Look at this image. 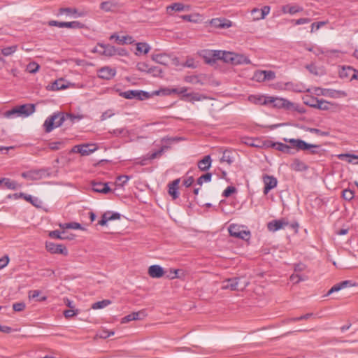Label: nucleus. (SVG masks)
Returning a JSON list of instances; mask_svg holds the SVG:
<instances>
[{
    "instance_id": "f3484780",
    "label": "nucleus",
    "mask_w": 358,
    "mask_h": 358,
    "mask_svg": "<svg viewBox=\"0 0 358 358\" xmlns=\"http://www.w3.org/2000/svg\"><path fill=\"white\" fill-rule=\"evenodd\" d=\"M17 107L20 117H28L35 111V106L34 104H24Z\"/></svg>"
},
{
    "instance_id": "603ef678",
    "label": "nucleus",
    "mask_w": 358,
    "mask_h": 358,
    "mask_svg": "<svg viewBox=\"0 0 358 358\" xmlns=\"http://www.w3.org/2000/svg\"><path fill=\"white\" fill-rule=\"evenodd\" d=\"M110 303H111V301L110 300H103V301H97L92 304V308H93V309L103 308Z\"/></svg>"
},
{
    "instance_id": "f03ea898",
    "label": "nucleus",
    "mask_w": 358,
    "mask_h": 358,
    "mask_svg": "<svg viewBox=\"0 0 358 358\" xmlns=\"http://www.w3.org/2000/svg\"><path fill=\"white\" fill-rule=\"evenodd\" d=\"M266 102H268V103H273L274 107L278 108L296 110L294 103L285 98L269 96V99H267Z\"/></svg>"
},
{
    "instance_id": "680f3d73",
    "label": "nucleus",
    "mask_w": 358,
    "mask_h": 358,
    "mask_svg": "<svg viewBox=\"0 0 358 358\" xmlns=\"http://www.w3.org/2000/svg\"><path fill=\"white\" fill-rule=\"evenodd\" d=\"M354 196V192L350 189H345L342 192V196L346 201H351Z\"/></svg>"
},
{
    "instance_id": "9d476101",
    "label": "nucleus",
    "mask_w": 358,
    "mask_h": 358,
    "mask_svg": "<svg viewBox=\"0 0 358 358\" xmlns=\"http://www.w3.org/2000/svg\"><path fill=\"white\" fill-rule=\"evenodd\" d=\"M271 8L268 6H265L262 8H253L251 10L252 20L257 21L264 19L266 16L270 13Z\"/></svg>"
},
{
    "instance_id": "b1692460",
    "label": "nucleus",
    "mask_w": 358,
    "mask_h": 358,
    "mask_svg": "<svg viewBox=\"0 0 358 358\" xmlns=\"http://www.w3.org/2000/svg\"><path fill=\"white\" fill-rule=\"evenodd\" d=\"M290 168L294 171H304L308 169V166L299 159L295 158L292 160Z\"/></svg>"
},
{
    "instance_id": "5701e85b",
    "label": "nucleus",
    "mask_w": 358,
    "mask_h": 358,
    "mask_svg": "<svg viewBox=\"0 0 358 358\" xmlns=\"http://www.w3.org/2000/svg\"><path fill=\"white\" fill-rule=\"evenodd\" d=\"M49 236L52 238L60 240H73L74 238V235H66V232L64 231H59L58 230L51 231L49 233Z\"/></svg>"
},
{
    "instance_id": "0e129e2a",
    "label": "nucleus",
    "mask_w": 358,
    "mask_h": 358,
    "mask_svg": "<svg viewBox=\"0 0 358 358\" xmlns=\"http://www.w3.org/2000/svg\"><path fill=\"white\" fill-rule=\"evenodd\" d=\"M105 215H106V218L108 222L111 220H115L120 219V214L118 213H112L110 211L104 213Z\"/></svg>"
},
{
    "instance_id": "69168bd1",
    "label": "nucleus",
    "mask_w": 358,
    "mask_h": 358,
    "mask_svg": "<svg viewBox=\"0 0 358 358\" xmlns=\"http://www.w3.org/2000/svg\"><path fill=\"white\" fill-rule=\"evenodd\" d=\"M115 6L114 3L111 1H104L100 5V8L105 11H110Z\"/></svg>"
},
{
    "instance_id": "72a5a7b5",
    "label": "nucleus",
    "mask_w": 358,
    "mask_h": 358,
    "mask_svg": "<svg viewBox=\"0 0 358 358\" xmlns=\"http://www.w3.org/2000/svg\"><path fill=\"white\" fill-rule=\"evenodd\" d=\"M185 97L187 101L194 103V101H200L206 99V96L199 93L185 94Z\"/></svg>"
},
{
    "instance_id": "3c124183",
    "label": "nucleus",
    "mask_w": 358,
    "mask_h": 358,
    "mask_svg": "<svg viewBox=\"0 0 358 358\" xmlns=\"http://www.w3.org/2000/svg\"><path fill=\"white\" fill-rule=\"evenodd\" d=\"M17 49V45H16L6 47V48H3V49H1V53L4 56L8 57V56L13 55L14 52H15Z\"/></svg>"
},
{
    "instance_id": "09e8293b",
    "label": "nucleus",
    "mask_w": 358,
    "mask_h": 358,
    "mask_svg": "<svg viewBox=\"0 0 358 358\" xmlns=\"http://www.w3.org/2000/svg\"><path fill=\"white\" fill-rule=\"evenodd\" d=\"M3 116L6 118H14L15 117H20L17 107H15L11 110H7L3 113Z\"/></svg>"
},
{
    "instance_id": "774afa93",
    "label": "nucleus",
    "mask_w": 358,
    "mask_h": 358,
    "mask_svg": "<svg viewBox=\"0 0 358 358\" xmlns=\"http://www.w3.org/2000/svg\"><path fill=\"white\" fill-rule=\"evenodd\" d=\"M183 67H188L191 69H195L196 67V65L195 64V61L194 58L192 57H188L185 62L182 64Z\"/></svg>"
},
{
    "instance_id": "9b49d317",
    "label": "nucleus",
    "mask_w": 358,
    "mask_h": 358,
    "mask_svg": "<svg viewBox=\"0 0 358 358\" xmlns=\"http://www.w3.org/2000/svg\"><path fill=\"white\" fill-rule=\"evenodd\" d=\"M263 182L264 184L263 191L264 194H267L271 189L275 188L278 183L277 179L275 177L268 175L263 176Z\"/></svg>"
},
{
    "instance_id": "5fc2aeb1",
    "label": "nucleus",
    "mask_w": 358,
    "mask_h": 358,
    "mask_svg": "<svg viewBox=\"0 0 358 358\" xmlns=\"http://www.w3.org/2000/svg\"><path fill=\"white\" fill-rule=\"evenodd\" d=\"M40 68V66L35 62L27 64L26 70L30 73H36Z\"/></svg>"
},
{
    "instance_id": "bb28decb",
    "label": "nucleus",
    "mask_w": 358,
    "mask_h": 358,
    "mask_svg": "<svg viewBox=\"0 0 358 358\" xmlns=\"http://www.w3.org/2000/svg\"><path fill=\"white\" fill-rule=\"evenodd\" d=\"M110 39H115L118 44H131L134 40L132 36H118L117 34H113L110 36Z\"/></svg>"
},
{
    "instance_id": "dca6fc26",
    "label": "nucleus",
    "mask_w": 358,
    "mask_h": 358,
    "mask_svg": "<svg viewBox=\"0 0 358 358\" xmlns=\"http://www.w3.org/2000/svg\"><path fill=\"white\" fill-rule=\"evenodd\" d=\"M210 23L213 27L219 29H227L231 27V22L226 19H213Z\"/></svg>"
},
{
    "instance_id": "f8f14e48",
    "label": "nucleus",
    "mask_w": 358,
    "mask_h": 358,
    "mask_svg": "<svg viewBox=\"0 0 358 358\" xmlns=\"http://www.w3.org/2000/svg\"><path fill=\"white\" fill-rule=\"evenodd\" d=\"M116 74V70L115 69L104 66L100 69L98 71V76L100 78L105 80L112 79Z\"/></svg>"
},
{
    "instance_id": "79ce46f5",
    "label": "nucleus",
    "mask_w": 358,
    "mask_h": 358,
    "mask_svg": "<svg viewBox=\"0 0 358 358\" xmlns=\"http://www.w3.org/2000/svg\"><path fill=\"white\" fill-rule=\"evenodd\" d=\"M59 227L62 229H83L81 224L78 222H69V223H64V224H59Z\"/></svg>"
},
{
    "instance_id": "ea45409f",
    "label": "nucleus",
    "mask_w": 358,
    "mask_h": 358,
    "mask_svg": "<svg viewBox=\"0 0 358 358\" xmlns=\"http://www.w3.org/2000/svg\"><path fill=\"white\" fill-rule=\"evenodd\" d=\"M61 25L70 29H83L85 27V24L78 21L64 22V23L61 24Z\"/></svg>"
},
{
    "instance_id": "864d4df0",
    "label": "nucleus",
    "mask_w": 358,
    "mask_h": 358,
    "mask_svg": "<svg viewBox=\"0 0 358 358\" xmlns=\"http://www.w3.org/2000/svg\"><path fill=\"white\" fill-rule=\"evenodd\" d=\"M167 59L168 57L166 55L157 54L153 56V60L161 64L166 65Z\"/></svg>"
},
{
    "instance_id": "ddd939ff",
    "label": "nucleus",
    "mask_w": 358,
    "mask_h": 358,
    "mask_svg": "<svg viewBox=\"0 0 358 358\" xmlns=\"http://www.w3.org/2000/svg\"><path fill=\"white\" fill-rule=\"evenodd\" d=\"M240 280V278L227 279L222 282V288L223 289L238 290Z\"/></svg>"
},
{
    "instance_id": "58836bf2",
    "label": "nucleus",
    "mask_w": 358,
    "mask_h": 358,
    "mask_svg": "<svg viewBox=\"0 0 358 358\" xmlns=\"http://www.w3.org/2000/svg\"><path fill=\"white\" fill-rule=\"evenodd\" d=\"M22 176L24 178H27L31 180H38L41 178L39 171H29L27 172H23L22 173Z\"/></svg>"
},
{
    "instance_id": "37998d69",
    "label": "nucleus",
    "mask_w": 358,
    "mask_h": 358,
    "mask_svg": "<svg viewBox=\"0 0 358 358\" xmlns=\"http://www.w3.org/2000/svg\"><path fill=\"white\" fill-rule=\"evenodd\" d=\"M303 103L313 108H316L317 103H318V99L314 96H306L303 98Z\"/></svg>"
},
{
    "instance_id": "39448f33",
    "label": "nucleus",
    "mask_w": 358,
    "mask_h": 358,
    "mask_svg": "<svg viewBox=\"0 0 358 358\" xmlns=\"http://www.w3.org/2000/svg\"><path fill=\"white\" fill-rule=\"evenodd\" d=\"M283 141L291 144V147L296 148L297 150H306L313 148H318V145L309 144L301 139L295 138H284Z\"/></svg>"
},
{
    "instance_id": "f257e3e1",
    "label": "nucleus",
    "mask_w": 358,
    "mask_h": 358,
    "mask_svg": "<svg viewBox=\"0 0 358 358\" xmlns=\"http://www.w3.org/2000/svg\"><path fill=\"white\" fill-rule=\"evenodd\" d=\"M83 118L84 115L82 114L54 113L45 120L43 127L45 131L49 133L55 128L60 127L65 121L69 120L71 124H73Z\"/></svg>"
},
{
    "instance_id": "cd10ccee",
    "label": "nucleus",
    "mask_w": 358,
    "mask_h": 358,
    "mask_svg": "<svg viewBox=\"0 0 358 358\" xmlns=\"http://www.w3.org/2000/svg\"><path fill=\"white\" fill-rule=\"evenodd\" d=\"M352 283L350 280H344L335 285H334L327 292V295L331 294L333 292H338L339 290L345 288L347 287L352 286Z\"/></svg>"
},
{
    "instance_id": "a18cd8bd",
    "label": "nucleus",
    "mask_w": 358,
    "mask_h": 358,
    "mask_svg": "<svg viewBox=\"0 0 358 358\" xmlns=\"http://www.w3.org/2000/svg\"><path fill=\"white\" fill-rule=\"evenodd\" d=\"M308 279V276L305 274L293 273L290 276V280L294 283H299L301 281H305Z\"/></svg>"
},
{
    "instance_id": "1a4fd4ad",
    "label": "nucleus",
    "mask_w": 358,
    "mask_h": 358,
    "mask_svg": "<svg viewBox=\"0 0 358 358\" xmlns=\"http://www.w3.org/2000/svg\"><path fill=\"white\" fill-rule=\"evenodd\" d=\"M289 225L287 219L282 218L279 220H273L267 224V229L269 231L275 232L280 229H284Z\"/></svg>"
},
{
    "instance_id": "6ab92c4d",
    "label": "nucleus",
    "mask_w": 358,
    "mask_h": 358,
    "mask_svg": "<svg viewBox=\"0 0 358 358\" xmlns=\"http://www.w3.org/2000/svg\"><path fill=\"white\" fill-rule=\"evenodd\" d=\"M285 90H290L295 92H309L308 89H306L302 84L287 82L285 83Z\"/></svg>"
},
{
    "instance_id": "393cba45",
    "label": "nucleus",
    "mask_w": 358,
    "mask_h": 358,
    "mask_svg": "<svg viewBox=\"0 0 358 358\" xmlns=\"http://www.w3.org/2000/svg\"><path fill=\"white\" fill-rule=\"evenodd\" d=\"M212 164V159L210 155H206L202 159L199 160L198 162V168L201 171H208Z\"/></svg>"
},
{
    "instance_id": "423d86ee",
    "label": "nucleus",
    "mask_w": 358,
    "mask_h": 358,
    "mask_svg": "<svg viewBox=\"0 0 358 358\" xmlns=\"http://www.w3.org/2000/svg\"><path fill=\"white\" fill-rule=\"evenodd\" d=\"M220 55V50H203L200 52L205 62L208 64H213L219 60Z\"/></svg>"
},
{
    "instance_id": "8fccbe9b",
    "label": "nucleus",
    "mask_w": 358,
    "mask_h": 358,
    "mask_svg": "<svg viewBox=\"0 0 358 358\" xmlns=\"http://www.w3.org/2000/svg\"><path fill=\"white\" fill-rule=\"evenodd\" d=\"M221 162H225L230 165L233 162V157H231V152L228 150L224 151L222 156L220 159Z\"/></svg>"
},
{
    "instance_id": "052dcab7",
    "label": "nucleus",
    "mask_w": 358,
    "mask_h": 358,
    "mask_svg": "<svg viewBox=\"0 0 358 358\" xmlns=\"http://www.w3.org/2000/svg\"><path fill=\"white\" fill-rule=\"evenodd\" d=\"M264 80L271 81L275 78V73L273 71L263 70Z\"/></svg>"
},
{
    "instance_id": "7ed1b4c3",
    "label": "nucleus",
    "mask_w": 358,
    "mask_h": 358,
    "mask_svg": "<svg viewBox=\"0 0 358 358\" xmlns=\"http://www.w3.org/2000/svg\"><path fill=\"white\" fill-rule=\"evenodd\" d=\"M120 96L127 99L145 100L150 97L148 92L143 90H127L120 93Z\"/></svg>"
},
{
    "instance_id": "a19ab883",
    "label": "nucleus",
    "mask_w": 358,
    "mask_h": 358,
    "mask_svg": "<svg viewBox=\"0 0 358 358\" xmlns=\"http://www.w3.org/2000/svg\"><path fill=\"white\" fill-rule=\"evenodd\" d=\"M90 145H81L78 147V152L82 155H88L95 150V148H90Z\"/></svg>"
},
{
    "instance_id": "4be33fe9",
    "label": "nucleus",
    "mask_w": 358,
    "mask_h": 358,
    "mask_svg": "<svg viewBox=\"0 0 358 358\" xmlns=\"http://www.w3.org/2000/svg\"><path fill=\"white\" fill-rule=\"evenodd\" d=\"M92 189L99 193L108 194L111 192L108 184L106 182H92Z\"/></svg>"
},
{
    "instance_id": "c03bdc74",
    "label": "nucleus",
    "mask_w": 358,
    "mask_h": 358,
    "mask_svg": "<svg viewBox=\"0 0 358 358\" xmlns=\"http://www.w3.org/2000/svg\"><path fill=\"white\" fill-rule=\"evenodd\" d=\"M27 201L31 203L36 208H41L42 205V201L37 197H33L31 195L26 194L25 199Z\"/></svg>"
},
{
    "instance_id": "4d7b16f0",
    "label": "nucleus",
    "mask_w": 358,
    "mask_h": 358,
    "mask_svg": "<svg viewBox=\"0 0 358 358\" xmlns=\"http://www.w3.org/2000/svg\"><path fill=\"white\" fill-rule=\"evenodd\" d=\"M252 80H255L257 82H259V83L265 82L264 78L263 70H257V71H255L253 76H252Z\"/></svg>"
},
{
    "instance_id": "2f4dec72",
    "label": "nucleus",
    "mask_w": 358,
    "mask_h": 358,
    "mask_svg": "<svg viewBox=\"0 0 358 358\" xmlns=\"http://www.w3.org/2000/svg\"><path fill=\"white\" fill-rule=\"evenodd\" d=\"M338 158L341 160H345L348 163L358 164V156L352 154H340Z\"/></svg>"
},
{
    "instance_id": "4c0bfd02",
    "label": "nucleus",
    "mask_w": 358,
    "mask_h": 358,
    "mask_svg": "<svg viewBox=\"0 0 358 358\" xmlns=\"http://www.w3.org/2000/svg\"><path fill=\"white\" fill-rule=\"evenodd\" d=\"M66 87L67 85H65V80L64 79H59L52 83L50 90L57 91L66 89Z\"/></svg>"
},
{
    "instance_id": "4468645a",
    "label": "nucleus",
    "mask_w": 358,
    "mask_h": 358,
    "mask_svg": "<svg viewBox=\"0 0 358 358\" xmlns=\"http://www.w3.org/2000/svg\"><path fill=\"white\" fill-rule=\"evenodd\" d=\"M180 181V179L177 178L168 185L169 194L172 197V199L173 200H175L179 197L178 185H179Z\"/></svg>"
},
{
    "instance_id": "20e7f679",
    "label": "nucleus",
    "mask_w": 358,
    "mask_h": 358,
    "mask_svg": "<svg viewBox=\"0 0 358 358\" xmlns=\"http://www.w3.org/2000/svg\"><path fill=\"white\" fill-rule=\"evenodd\" d=\"M283 141L291 144V147L296 148L297 150H306L313 148H318V145L309 144L301 139L295 138H284Z\"/></svg>"
},
{
    "instance_id": "c756f323",
    "label": "nucleus",
    "mask_w": 358,
    "mask_h": 358,
    "mask_svg": "<svg viewBox=\"0 0 358 358\" xmlns=\"http://www.w3.org/2000/svg\"><path fill=\"white\" fill-rule=\"evenodd\" d=\"M59 14L63 15L66 14L67 15H74V17H82L84 15L83 13H78V10L76 8H61L59 10Z\"/></svg>"
},
{
    "instance_id": "e2e57ef3",
    "label": "nucleus",
    "mask_w": 358,
    "mask_h": 358,
    "mask_svg": "<svg viewBox=\"0 0 358 358\" xmlns=\"http://www.w3.org/2000/svg\"><path fill=\"white\" fill-rule=\"evenodd\" d=\"M110 133L115 136H127L129 134V131L124 128L113 129Z\"/></svg>"
},
{
    "instance_id": "2eb2a0df",
    "label": "nucleus",
    "mask_w": 358,
    "mask_h": 358,
    "mask_svg": "<svg viewBox=\"0 0 358 358\" xmlns=\"http://www.w3.org/2000/svg\"><path fill=\"white\" fill-rule=\"evenodd\" d=\"M190 6L189 5H184L181 3H174L166 7V12L168 14L171 15L173 11H189Z\"/></svg>"
},
{
    "instance_id": "a878e982",
    "label": "nucleus",
    "mask_w": 358,
    "mask_h": 358,
    "mask_svg": "<svg viewBox=\"0 0 358 358\" xmlns=\"http://www.w3.org/2000/svg\"><path fill=\"white\" fill-rule=\"evenodd\" d=\"M144 315H145L143 311L134 312V313H131V314H129V315H126L125 317H122L121 322L124 324V323H127L131 321L141 320L142 316H144Z\"/></svg>"
},
{
    "instance_id": "338daca9",
    "label": "nucleus",
    "mask_w": 358,
    "mask_h": 358,
    "mask_svg": "<svg viewBox=\"0 0 358 358\" xmlns=\"http://www.w3.org/2000/svg\"><path fill=\"white\" fill-rule=\"evenodd\" d=\"M153 95H162V96H169L171 95L170 88H162L158 90H155L152 92Z\"/></svg>"
},
{
    "instance_id": "7c9ffc66",
    "label": "nucleus",
    "mask_w": 358,
    "mask_h": 358,
    "mask_svg": "<svg viewBox=\"0 0 358 358\" xmlns=\"http://www.w3.org/2000/svg\"><path fill=\"white\" fill-rule=\"evenodd\" d=\"M267 99H269V96L251 95L248 97L250 102L260 105L268 104V102H266Z\"/></svg>"
},
{
    "instance_id": "e433bc0d",
    "label": "nucleus",
    "mask_w": 358,
    "mask_h": 358,
    "mask_svg": "<svg viewBox=\"0 0 358 358\" xmlns=\"http://www.w3.org/2000/svg\"><path fill=\"white\" fill-rule=\"evenodd\" d=\"M3 183L9 189L14 190L16 189L18 187H20V185H18V184L16 182L13 181L10 179L6 178H3L0 179V185H1Z\"/></svg>"
},
{
    "instance_id": "aec40b11",
    "label": "nucleus",
    "mask_w": 358,
    "mask_h": 358,
    "mask_svg": "<svg viewBox=\"0 0 358 358\" xmlns=\"http://www.w3.org/2000/svg\"><path fill=\"white\" fill-rule=\"evenodd\" d=\"M303 7L297 4H286L282 7V12L285 14L289 13L290 15H294L297 13L303 11Z\"/></svg>"
},
{
    "instance_id": "f704fd0d",
    "label": "nucleus",
    "mask_w": 358,
    "mask_h": 358,
    "mask_svg": "<svg viewBox=\"0 0 358 358\" xmlns=\"http://www.w3.org/2000/svg\"><path fill=\"white\" fill-rule=\"evenodd\" d=\"M324 92H322L323 95H327L332 98L345 97L347 95L344 91L324 90Z\"/></svg>"
},
{
    "instance_id": "de8ad7c7",
    "label": "nucleus",
    "mask_w": 358,
    "mask_h": 358,
    "mask_svg": "<svg viewBox=\"0 0 358 358\" xmlns=\"http://www.w3.org/2000/svg\"><path fill=\"white\" fill-rule=\"evenodd\" d=\"M332 104L330 102H328L324 99H319L315 108L322 110H328L330 109V106Z\"/></svg>"
},
{
    "instance_id": "412c9836",
    "label": "nucleus",
    "mask_w": 358,
    "mask_h": 358,
    "mask_svg": "<svg viewBox=\"0 0 358 358\" xmlns=\"http://www.w3.org/2000/svg\"><path fill=\"white\" fill-rule=\"evenodd\" d=\"M148 274L151 278H159L164 274L162 267L159 265H152L148 268Z\"/></svg>"
},
{
    "instance_id": "473e14b6",
    "label": "nucleus",
    "mask_w": 358,
    "mask_h": 358,
    "mask_svg": "<svg viewBox=\"0 0 358 358\" xmlns=\"http://www.w3.org/2000/svg\"><path fill=\"white\" fill-rule=\"evenodd\" d=\"M273 148H275L277 150L287 154H292V147L287 144L276 142L273 144Z\"/></svg>"
},
{
    "instance_id": "c9c22d12",
    "label": "nucleus",
    "mask_w": 358,
    "mask_h": 358,
    "mask_svg": "<svg viewBox=\"0 0 358 358\" xmlns=\"http://www.w3.org/2000/svg\"><path fill=\"white\" fill-rule=\"evenodd\" d=\"M250 60L245 57L243 55L241 54H236L234 55V65H238V64H250Z\"/></svg>"
},
{
    "instance_id": "13d9d810",
    "label": "nucleus",
    "mask_w": 358,
    "mask_h": 358,
    "mask_svg": "<svg viewBox=\"0 0 358 358\" xmlns=\"http://www.w3.org/2000/svg\"><path fill=\"white\" fill-rule=\"evenodd\" d=\"M130 179V177L126 175L119 176L117 178L116 185L123 187Z\"/></svg>"
},
{
    "instance_id": "0eeeda50",
    "label": "nucleus",
    "mask_w": 358,
    "mask_h": 358,
    "mask_svg": "<svg viewBox=\"0 0 358 358\" xmlns=\"http://www.w3.org/2000/svg\"><path fill=\"white\" fill-rule=\"evenodd\" d=\"M94 52L107 57L115 56V47L110 45L99 43L93 50Z\"/></svg>"
},
{
    "instance_id": "49530a36",
    "label": "nucleus",
    "mask_w": 358,
    "mask_h": 358,
    "mask_svg": "<svg viewBox=\"0 0 358 358\" xmlns=\"http://www.w3.org/2000/svg\"><path fill=\"white\" fill-rule=\"evenodd\" d=\"M150 50V47L146 43H138L136 44V50L139 53L147 54Z\"/></svg>"
},
{
    "instance_id": "6e6d98bb",
    "label": "nucleus",
    "mask_w": 358,
    "mask_h": 358,
    "mask_svg": "<svg viewBox=\"0 0 358 358\" xmlns=\"http://www.w3.org/2000/svg\"><path fill=\"white\" fill-rule=\"evenodd\" d=\"M212 174L210 173H207L206 174L202 175L197 179V184L199 185H202L203 182H208L211 181Z\"/></svg>"
},
{
    "instance_id": "a211bd4d",
    "label": "nucleus",
    "mask_w": 358,
    "mask_h": 358,
    "mask_svg": "<svg viewBox=\"0 0 358 358\" xmlns=\"http://www.w3.org/2000/svg\"><path fill=\"white\" fill-rule=\"evenodd\" d=\"M229 232L231 236L245 238V236H249L250 233L245 231H241L238 227L236 224H231L229 227Z\"/></svg>"
},
{
    "instance_id": "c85d7f7f",
    "label": "nucleus",
    "mask_w": 358,
    "mask_h": 358,
    "mask_svg": "<svg viewBox=\"0 0 358 358\" xmlns=\"http://www.w3.org/2000/svg\"><path fill=\"white\" fill-rule=\"evenodd\" d=\"M234 55H235V53L232 52L220 50L219 60H222L223 62H224L226 63H229V64H233Z\"/></svg>"
},
{
    "instance_id": "bf43d9fd",
    "label": "nucleus",
    "mask_w": 358,
    "mask_h": 358,
    "mask_svg": "<svg viewBox=\"0 0 358 358\" xmlns=\"http://www.w3.org/2000/svg\"><path fill=\"white\" fill-rule=\"evenodd\" d=\"M306 131H309L310 133H313V134H315L317 135H319V136H329V131H321L318 129H316V128H310V127H308L306 129Z\"/></svg>"
},
{
    "instance_id": "6e6552de",
    "label": "nucleus",
    "mask_w": 358,
    "mask_h": 358,
    "mask_svg": "<svg viewBox=\"0 0 358 358\" xmlns=\"http://www.w3.org/2000/svg\"><path fill=\"white\" fill-rule=\"evenodd\" d=\"M46 250L52 254H62L64 256L68 255V250L62 244H55L52 242L45 243Z\"/></svg>"
}]
</instances>
